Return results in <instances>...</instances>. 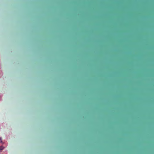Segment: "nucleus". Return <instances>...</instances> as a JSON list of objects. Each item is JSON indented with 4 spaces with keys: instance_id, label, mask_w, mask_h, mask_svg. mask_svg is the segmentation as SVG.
Returning a JSON list of instances; mask_svg holds the SVG:
<instances>
[{
    "instance_id": "f257e3e1",
    "label": "nucleus",
    "mask_w": 154,
    "mask_h": 154,
    "mask_svg": "<svg viewBox=\"0 0 154 154\" xmlns=\"http://www.w3.org/2000/svg\"><path fill=\"white\" fill-rule=\"evenodd\" d=\"M4 147L3 146H0V151H1L3 149Z\"/></svg>"
},
{
    "instance_id": "f03ea898",
    "label": "nucleus",
    "mask_w": 154,
    "mask_h": 154,
    "mask_svg": "<svg viewBox=\"0 0 154 154\" xmlns=\"http://www.w3.org/2000/svg\"><path fill=\"white\" fill-rule=\"evenodd\" d=\"M0 140L1 141V142H2V138H0Z\"/></svg>"
}]
</instances>
